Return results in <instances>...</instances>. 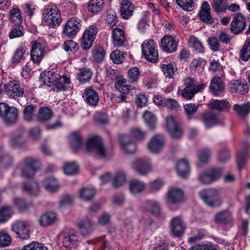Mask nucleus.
I'll use <instances>...</instances> for the list:
<instances>
[{
  "instance_id": "1",
  "label": "nucleus",
  "mask_w": 250,
  "mask_h": 250,
  "mask_svg": "<svg viewBox=\"0 0 250 250\" xmlns=\"http://www.w3.org/2000/svg\"><path fill=\"white\" fill-rule=\"evenodd\" d=\"M42 16L44 21L51 28H56L62 22L60 10L53 4H48L44 7Z\"/></svg>"
},
{
  "instance_id": "2",
  "label": "nucleus",
  "mask_w": 250,
  "mask_h": 250,
  "mask_svg": "<svg viewBox=\"0 0 250 250\" xmlns=\"http://www.w3.org/2000/svg\"><path fill=\"white\" fill-rule=\"evenodd\" d=\"M199 196L204 203L210 207H219L222 204V200L219 196L217 190L215 189L202 190L200 191Z\"/></svg>"
},
{
  "instance_id": "3",
  "label": "nucleus",
  "mask_w": 250,
  "mask_h": 250,
  "mask_svg": "<svg viewBox=\"0 0 250 250\" xmlns=\"http://www.w3.org/2000/svg\"><path fill=\"white\" fill-rule=\"evenodd\" d=\"M18 109L14 106H9L4 103H0V117L4 123L10 125L15 124L18 117Z\"/></svg>"
},
{
  "instance_id": "4",
  "label": "nucleus",
  "mask_w": 250,
  "mask_h": 250,
  "mask_svg": "<svg viewBox=\"0 0 250 250\" xmlns=\"http://www.w3.org/2000/svg\"><path fill=\"white\" fill-rule=\"evenodd\" d=\"M142 55L147 61L156 62L158 59V52L156 43L154 40L145 41L142 44Z\"/></svg>"
},
{
  "instance_id": "5",
  "label": "nucleus",
  "mask_w": 250,
  "mask_h": 250,
  "mask_svg": "<svg viewBox=\"0 0 250 250\" xmlns=\"http://www.w3.org/2000/svg\"><path fill=\"white\" fill-rule=\"evenodd\" d=\"M86 150L89 153L96 152L102 158H104L106 156L105 146L99 136L92 137L88 139Z\"/></svg>"
},
{
  "instance_id": "6",
  "label": "nucleus",
  "mask_w": 250,
  "mask_h": 250,
  "mask_svg": "<svg viewBox=\"0 0 250 250\" xmlns=\"http://www.w3.org/2000/svg\"><path fill=\"white\" fill-rule=\"evenodd\" d=\"M222 173V168H213L200 173L198 176V179L200 183L208 185L217 181Z\"/></svg>"
},
{
  "instance_id": "7",
  "label": "nucleus",
  "mask_w": 250,
  "mask_h": 250,
  "mask_svg": "<svg viewBox=\"0 0 250 250\" xmlns=\"http://www.w3.org/2000/svg\"><path fill=\"white\" fill-rule=\"evenodd\" d=\"M98 32L95 25L89 26L84 30L81 39V46L84 50L89 49L92 46Z\"/></svg>"
},
{
  "instance_id": "8",
  "label": "nucleus",
  "mask_w": 250,
  "mask_h": 250,
  "mask_svg": "<svg viewBox=\"0 0 250 250\" xmlns=\"http://www.w3.org/2000/svg\"><path fill=\"white\" fill-rule=\"evenodd\" d=\"M29 227V222L17 220L12 224L11 229L18 237L22 239H27L30 237Z\"/></svg>"
},
{
  "instance_id": "9",
  "label": "nucleus",
  "mask_w": 250,
  "mask_h": 250,
  "mask_svg": "<svg viewBox=\"0 0 250 250\" xmlns=\"http://www.w3.org/2000/svg\"><path fill=\"white\" fill-rule=\"evenodd\" d=\"M166 127L172 138L179 139L183 134L179 120L175 117L170 116L167 119Z\"/></svg>"
},
{
  "instance_id": "10",
  "label": "nucleus",
  "mask_w": 250,
  "mask_h": 250,
  "mask_svg": "<svg viewBox=\"0 0 250 250\" xmlns=\"http://www.w3.org/2000/svg\"><path fill=\"white\" fill-rule=\"evenodd\" d=\"M77 226L81 235L83 237L90 236L95 229L94 222L86 216L78 220Z\"/></svg>"
},
{
  "instance_id": "11",
  "label": "nucleus",
  "mask_w": 250,
  "mask_h": 250,
  "mask_svg": "<svg viewBox=\"0 0 250 250\" xmlns=\"http://www.w3.org/2000/svg\"><path fill=\"white\" fill-rule=\"evenodd\" d=\"M115 87L121 94L118 97V102H123L125 101L126 95L128 94L135 87L127 83V80L122 77L117 78L114 84Z\"/></svg>"
},
{
  "instance_id": "12",
  "label": "nucleus",
  "mask_w": 250,
  "mask_h": 250,
  "mask_svg": "<svg viewBox=\"0 0 250 250\" xmlns=\"http://www.w3.org/2000/svg\"><path fill=\"white\" fill-rule=\"evenodd\" d=\"M165 197L167 202L172 204H178L184 200V192L180 188L172 187L167 191Z\"/></svg>"
},
{
  "instance_id": "13",
  "label": "nucleus",
  "mask_w": 250,
  "mask_h": 250,
  "mask_svg": "<svg viewBox=\"0 0 250 250\" xmlns=\"http://www.w3.org/2000/svg\"><path fill=\"white\" fill-rule=\"evenodd\" d=\"M81 20L76 17H73L65 23L63 33L68 37H74L81 27Z\"/></svg>"
},
{
  "instance_id": "14",
  "label": "nucleus",
  "mask_w": 250,
  "mask_h": 250,
  "mask_svg": "<svg viewBox=\"0 0 250 250\" xmlns=\"http://www.w3.org/2000/svg\"><path fill=\"white\" fill-rule=\"evenodd\" d=\"M170 224L171 231L174 236L180 237L184 234L186 226L182 216L172 218L170 220Z\"/></svg>"
},
{
  "instance_id": "15",
  "label": "nucleus",
  "mask_w": 250,
  "mask_h": 250,
  "mask_svg": "<svg viewBox=\"0 0 250 250\" xmlns=\"http://www.w3.org/2000/svg\"><path fill=\"white\" fill-rule=\"evenodd\" d=\"M211 13V10L210 4L208 1H204L201 5L197 16L200 20L203 22L208 24H211L214 21Z\"/></svg>"
},
{
  "instance_id": "16",
  "label": "nucleus",
  "mask_w": 250,
  "mask_h": 250,
  "mask_svg": "<svg viewBox=\"0 0 250 250\" xmlns=\"http://www.w3.org/2000/svg\"><path fill=\"white\" fill-rule=\"evenodd\" d=\"M246 20L241 13H237L233 18L230 24V31L235 34L242 32L245 28Z\"/></svg>"
},
{
  "instance_id": "17",
  "label": "nucleus",
  "mask_w": 250,
  "mask_h": 250,
  "mask_svg": "<svg viewBox=\"0 0 250 250\" xmlns=\"http://www.w3.org/2000/svg\"><path fill=\"white\" fill-rule=\"evenodd\" d=\"M4 90L8 96L15 99L22 97L24 93L23 89L14 81L5 84Z\"/></svg>"
},
{
  "instance_id": "18",
  "label": "nucleus",
  "mask_w": 250,
  "mask_h": 250,
  "mask_svg": "<svg viewBox=\"0 0 250 250\" xmlns=\"http://www.w3.org/2000/svg\"><path fill=\"white\" fill-rule=\"evenodd\" d=\"M165 145V138L161 134L153 136L147 145L149 150L153 153H158L163 148Z\"/></svg>"
},
{
  "instance_id": "19",
  "label": "nucleus",
  "mask_w": 250,
  "mask_h": 250,
  "mask_svg": "<svg viewBox=\"0 0 250 250\" xmlns=\"http://www.w3.org/2000/svg\"><path fill=\"white\" fill-rule=\"evenodd\" d=\"M133 169L138 174L145 175L151 169L148 160L145 159H138L132 164Z\"/></svg>"
},
{
  "instance_id": "20",
  "label": "nucleus",
  "mask_w": 250,
  "mask_h": 250,
  "mask_svg": "<svg viewBox=\"0 0 250 250\" xmlns=\"http://www.w3.org/2000/svg\"><path fill=\"white\" fill-rule=\"evenodd\" d=\"M120 142L122 150L126 153H133L136 149V145L129 135H121Z\"/></svg>"
},
{
  "instance_id": "21",
  "label": "nucleus",
  "mask_w": 250,
  "mask_h": 250,
  "mask_svg": "<svg viewBox=\"0 0 250 250\" xmlns=\"http://www.w3.org/2000/svg\"><path fill=\"white\" fill-rule=\"evenodd\" d=\"M31 59L34 63L39 64L44 56V48L42 44L39 42H34L31 46Z\"/></svg>"
},
{
  "instance_id": "22",
  "label": "nucleus",
  "mask_w": 250,
  "mask_h": 250,
  "mask_svg": "<svg viewBox=\"0 0 250 250\" xmlns=\"http://www.w3.org/2000/svg\"><path fill=\"white\" fill-rule=\"evenodd\" d=\"M161 47L167 53H173L177 49V43L172 36L166 35L161 40Z\"/></svg>"
},
{
  "instance_id": "23",
  "label": "nucleus",
  "mask_w": 250,
  "mask_h": 250,
  "mask_svg": "<svg viewBox=\"0 0 250 250\" xmlns=\"http://www.w3.org/2000/svg\"><path fill=\"white\" fill-rule=\"evenodd\" d=\"M78 242V236L73 230H71L64 233L62 244L66 248L72 249L76 245Z\"/></svg>"
},
{
  "instance_id": "24",
  "label": "nucleus",
  "mask_w": 250,
  "mask_h": 250,
  "mask_svg": "<svg viewBox=\"0 0 250 250\" xmlns=\"http://www.w3.org/2000/svg\"><path fill=\"white\" fill-rule=\"evenodd\" d=\"M83 97L85 102L90 105H96L99 100L97 92L91 87H88L84 89Z\"/></svg>"
},
{
  "instance_id": "25",
  "label": "nucleus",
  "mask_w": 250,
  "mask_h": 250,
  "mask_svg": "<svg viewBox=\"0 0 250 250\" xmlns=\"http://www.w3.org/2000/svg\"><path fill=\"white\" fill-rule=\"evenodd\" d=\"M200 120L204 123L207 128L213 126L218 123L217 116L210 111L202 113L200 115Z\"/></svg>"
},
{
  "instance_id": "26",
  "label": "nucleus",
  "mask_w": 250,
  "mask_h": 250,
  "mask_svg": "<svg viewBox=\"0 0 250 250\" xmlns=\"http://www.w3.org/2000/svg\"><path fill=\"white\" fill-rule=\"evenodd\" d=\"M53 111L48 106H42L40 108L37 116V120L41 123L49 122L53 117Z\"/></svg>"
},
{
  "instance_id": "27",
  "label": "nucleus",
  "mask_w": 250,
  "mask_h": 250,
  "mask_svg": "<svg viewBox=\"0 0 250 250\" xmlns=\"http://www.w3.org/2000/svg\"><path fill=\"white\" fill-rule=\"evenodd\" d=\"M134 5L129 0H122L121 2V15L124 19H128L133 15Z\"/></svg>"
},
{
  "instance_id": "28",
  "label": "nucleus",
  "mask_w": 250,
  "mask_h": 250,
  "mask_svg": "<svg viewBox=\"0 0 250 250\" xmlns=\"http://www.w3.org/2000/svg\"><path fill=\"white\" fill-rule=\"evenodd\" d=\"M58 74L54 71H45L41 73L40 80L44 84L49 86L55 85Z\"/></svg>"
},
{
  "instance_id": "29",
  "label": "nucleus",
  "mask_w": 250,
  "mask_h": 250,
  "mask_svg": "<svg viewBox=\"0 0 250 250\" xmlns=\"http://www.w3.org/2000/svg\"><path fill=\"white\" fill-rule=\"evenodd\" d=\"M229 85V88L231 92H237L241 94H245L249 90V86L244 80H236Z\"/></svg>"
},
{
  "instance_id": "30",
  "label": "nucleus",
  "mask_w": 250,
  "mask_h": 250,
  "mask_svg": "<svg viewBox=\"0 0 250 250\" xmlns=\"http://www.w3.org/2000/svg\"><path fill=\"white\" fill-rule=\"evenodd\" d=\"M208 106L210 109L218 111H228L230 107L229 103L225 100H212L210 101Z\"/></svg>"
},
{
  "instance_id": "31",
  "label": "nucleus",
  "mask_w": 250,
  "mask_h": 250,
  "mask_svg": "<svg viewBox=\"0 0 250 250\" xmlns=\"http://www.w3.org/2000/svg\"><path fill=\"white\" fill-rule=\"evenodd\" d=\"M189 163L186 159H181L179 160L176 167L178 175L182 178L187 177L189 173Z\"/></svg>"
},
{
  "instance_id": "32",
  "label": "nucleus",
  "mask_w": 250,
  "mask_h": 250,
  "mask_svg": "<svg viewBox=\"0 0 250 250\" xmlns=\"http://www.w3.org/2000/svg\"><path fill=\"white\" fill-rule=\"evenodd\" d=\"M112 41L114 46L121 47L125 44V40L124 32L120 28H116L112 31Z\"/></svg>"
},
{
  "instance_id": "33",
  "label": "nucleus",
  "mask_w": 250,
  "mask_h": 250,
  "mask_svg": "<svg viewBox=\"0 0 250 250\" xmlns=\"http://www.w3.org/2000/svg\"><path fill=\"white\" fill-rule=\"evenodd\" d=\"M224 86L220 77H214L211 80L209 89L212 94L217 96L223 91Z\"/></svg>"
},
{
  "instance_id": "34",
  "label": "nucleus",
  "mask_w": 250,
  "mask_h": 250,
  "mask_svg": "<svg viewBox=\"0 0 250 250\" xmlns=\"http://www.w3.org/2000/svg\"><path fill=\"white\" fill-rule=\"evenodd\" d=\"M207 230L202 228H194L191 230V236L188 239L189 243H194L200 241L206 236Z\"/></svg>"
},
{
  "instance_id": "35",
  "label": "nucleus",
  "mask_w": 250,
  "mask_h": 250,
  "mask_svg": "<svg viewBox=\"0 0 250 250\" xmlns=\"http://www.w3.org/2000/svg\"><path fill=\"white\" fill-rule=\"evenodd\" d=\"M184 84L186 87L189 88L194 92H199L202 91L205 86V83L199 84L195 80L191 77H187L184 79Z\"/></svg>"
},
{
  "instance_id": "36",
  "label": "nucleus",
  "mask_w": 250,
  "mask_h": 250,
  "mask_svg": "<svg viewBox=\"0 0 250 250\" xmlns=\"http://www.w3.org/2000/svg\"><path fill=\"white\" fill-rule=\"evenodd\" d=\"M43 186L46 190L50 192H54L58 190L60 185L55 178H48L43 181Z\"/></svg>"
},
{
  "instance_id": "37",
  "label": "nucleus",
  "mask_w": 250,
  "mask_h": 250,
  "mask_svg": "<svg viewBox=\"0 0 250 250\" xmlns=\"http://www.w3.org/2000/svg\"><path fill=\"white\" fill-rule=\"evenodd\" d=\"M71 80L70 77L66 76H60L58 77L55 85L58 90H65L70 87Z\"/></svg>"
},
{
  "instance_id": "38",
  "label": "nucleus",
  "mask_w": 250,
  "mask_h": 250,
  "mask_svg": "<svg viewBox=\"0 0 250 250\" xmlns=\"http://www.w3.org/2000/svg\"><path fill=\"white\" fill-rule=\"evenodd\" d=\"M56 218V214L54 212H47L40 217L39 223L41 226L46 227L53 224Z\"/></svg>"
},
{
  "instance_id": "39",
  "label": "nucleus",
  "mask_w": 250,
  "mask_h": 250,
  "mask_svg": "<svg viewBox=\"0 0 250 250\" xmlns=\"http://www.w3.org/2000/svg\"><path fill=\"white\" fill-rule=\"evenodd\" d=\"M26 51L27 48L25 46H19L14 53L12 59V62L16 63L21 62L28 55Z\"/></svg>"
},
{
  "instance_id": "40",
  "label": "nucleus",
  "mask_w": 250,
  "mask_h": 250,
  "mask_svg": "<svg viewBox=\"0 0 250 250\" xmlns=\"http://www.w3.org/2000/svg\"><path fill=\"white\" fill-rule=\"evenodd\" d=\"M145 189L144 183L138 180H133L129 184V190L131 193L134 195H138L143 192Z\"/></svg>"
},
{
  "instance_id": "41",
  "label": "nucleus",
  "mask_w": 250,
  "mask_h": 250,
  "mask_svg": "<svg viewBox=\"0 0 250 250\" xmlns=\"http://www.w3.org/2000/svg\"><path fill=\"white\" fill-rule=\"evenodd\" d=\"M9 20L14 25H20L22 22L23 17L20 9L18 7L13 8L9 12Z\"/></svg>"
},
{
  "instance_id": "42",
  "label": "nucleus",
  "mask_w": 250,
  "mask_h": 250,
  "mask_svg": "<svg viewBox=\"0 0 250 250\" xmlns=\"http://www.w3.org/2000/svg\"><path fill=\"white\" fill-rule=\"evenodd\" d=\"M239 58L244 62H247L250 58V38L245 41L239 52Z\"/></svg>"
},
{
  "instance_id": "43",
  "label": "nucleus",
  "mask_w": 250,
  "mask_h": 250,
  "mask_svg": "<svg viewBox=\"0 0 250 250\" xmlns=\"http://www.w3.org/2000/svg\"><path fill=\"white\" fill-rule=\"evenodd\" d=\"M146 208L154 215L158 216L160 214V204L155 201H146Z\"/></svg>"
},
{
  "instance_id": "44",
  "label": "nucleus",
  "mask_w": 250,
  "mask_h": 250,
  "mask_svg": "<svg viewBox=\"0 0 250 250\" xmlns=\"http://www.w3.org/2000/svg\"><path fill=\"white\" fill-rule=\"evenodd\" d=\"M104 2V0H90L87 6L88 10L92 13H97L103 8Z\"/></svg>"
},
{
  "instance_id": "45",
  "label": "nucleus",
  "mask_w": 250,
  "mask_h": 250,
  "mask_svg": "<svg viewBox=\"0 0 250 250\" xmlns=\"http://www.w3.org/2000/svg\"><path fill=\"white\" fill-rule=\"evenodd\" d=\"M232 219L231 213L228 210L221 211L216 214L215 221L217 223H224L230 221Z\"/></svg>"
},
{
  "instance_id": "46",
  "label": "nucleus",
  "mask_w": 250,
  "mask_h": 250,
  "mask_svg": "<svg viewBox=\"0 0 250 250\" xmlns=\"http://www.w3.org/2000/svg\"><path fill=\"white\" fill-rule=\"evenodd\" d=\"M12 208L9 206H3L0 209V223L6 222L13 215Z\"/></svg>"
},
{
  "instance_id": "47",
  "label": "nucleus",
  "mask_w": 250,
  "mask_h": 250,
  "mask_svg": "<svg viewBox=\"0 0 250 250\" xmlns=\"http://www.w3.org/2000/svg\"><path fill=\"white\" fill-rule=\"evenodd\" d=\"M188 44L189 46L197 53L204 52V47L202 42L196 37L193 36H190L188 40Z\"/></svg>"
},
{
  "instance_id": "48",
  "label": "nucleus",
  "mask_w": 250,
  "mask_h": 250,
  "mask_svg": "<svg viewBox=\"0 0 250 250\" xmlns=\"http://www.w3.org/2000/svg\"><path fill=\"white\" fill-rule=\"evenodd\" d=\"M127 54L126 52H122L118 49L112 52L110 57L114 63L120 64L122 63L125 59Z\"/></svg>"
},
{
  "instance_id": "49",
  "label": "nucleus",
  "mask_w": 250,
  "mask_h": 250,
  "mask_svg": "<svg viewBox=\"0 0 250 250\" xmlns=\"http://www.w3.org/2000/svg\"><path fill=\"white\" fill-rule=\"evenodd\" d=\"M70 145L75 149L79 148L82 145V135L78 132L72 133L70 137Z\"/></svg>"
},
{
  "instance_id": "50",
  "label": "nucleus",
  "mask_w": 250,
  "mask_h": 250,
  "mask_svg": "<svg viewBox=\"0 0 250 250\" xmlns=\"http://www.w3.org/2000/svg\"><path fill=\"white\" fill-rule=\"evenodd\" d=\"M95 191L94 188L91 187L84 188L79 191L80 198L84 200H89L95 195Z\"/></svg>"
},
{
  "instance_id": "51",
  "label": "nucleus",
  "mask_w": 250,
  "mask_h": 250,
  "mask_svg": "<svg viewBox=\"0 0 250 250\" xmlns=\"http://www.w3.org/2000/svg\"><path fill=\"white\" fill-rule=\"evenodd\" d=\"M161 68L167 78H172L176 75L177 68L171 64H162Z\"/></svg>"
},
{
  "instance_id": "52",
  "label": "nucleus",
  "mask_w": 250,
  "mask_h": 250,
  "mask_svg": "<svg viewBox=\"0 0 250 250\" xmlns=\"http://www.w3.org/2000/svg\"><path fill=\"white\" fill-rule=\"evenodd\" d=\"M24 167H27L34 170H37L40 165V161L37 158L29 156L23 160Z\"/></svg>"
},
{
  "instance_id": "53",
  "label": "nucleus",
  "mask_w": 250,
  "mask_h": 250,
  "mask_svg": "<svg viewBox=\"0 0 250 250\" xmlns=\"http://www.w3.org/2000/svg\"><path fill=\"white\" fill-rule=\"evenodd\" d=\"M22 188L25 191L32 195H38L40 192L39 184L36 182H34L32 185L23 183Z\"/></svg>"
},
{
  "instance_id": "54",
  "label": "nucleus",
  "mask_w": 250,
  "mask_h": 250,
  "mask_svg": "<svg viewBox=\"0 0 250 250\" xmlns=\"http://www.w3.org/2000/svg\"><path fill=\"white\" fill-rule=\"evenodd\" d=\"M105 56V51L101 46H96L92 51V57L98 62H102Z\"/></svg>"
},
{
  "instance_id": "55",
  "label": "nucleus",
  "mask_w": 250,
  "mask_h": 250,
  "mask_svg": "<svg viewBox=\"0 0 250 250\" xmlns=\"http://www.w3.org/2000/svg\"><path fill=\"white\" fill-rule=\"evenodd\" d=\"M145 122L150 129L155 127L156 119L155 116L150 111H146L144 115Z\"/></svg>"
},
{
  "instance_id": "56",
  "label": "nucleus",
  "mask_w": 250,
  "mask_h": 250,
  "mask_svg": "<svg viewBox=\"0 0 250 250\" xmlns=\"http://www.w3.org/2000/svg\"><path fill=\"white\" fill-rule=\"evenodd\" d=\"M63 170L65 174L72 175L78 172L79 167L75 162L66 163L63 167Z\"/></svg>"
},
{
  "instance_id": "57",
  "label": "nucleus",
  "mask_w": 250,
  "mask_h": 250,
  "mask_svg": "<svg viewBox=\"0 0 250 250\" xmlns=\"http://www.w3.org/2000/svg\"><path fill=\"white\" fill-rule=\"evenodd\" d=\"M14 205L21 210H25L29 208L31 204L27 202L24 199L20 197H15L13 199Z\"/></svg>"
},
{
  "instance_id": "58",
  "label": "nucleus",
  "mask_w": 250,
  "mask_h": 250,
  "mask_svg": "<svg viewBox=\"0 0 250 250\" xmlns=\"http://www.w3.org/2000/svg\"><path fill=\"white\" fill-rule=\"evenodd\" d=\"M92 76V72L88 68H83L80 70L78 74L79 81L82 83H85L89 81Z\"/></svg>"
},
{
  "instance_id": "59",
  "label": "nucleus",
  "mask_w": 250,
  "mask_h": 250,
  "mask_svg": "<svg viewBox=\"0 0 250 250\" xmlns=\"http://www.w3.org/2000/svg\"><path fill=\"white\" fill-rule=\"evenodd\" d=\"M199 107V104L190 103L185 105L184 109L187 117L189 119H192L194 115L197 112Z\"/></svg>"
},
{
  "instance_id": "60",
  "label": "nucleus",
  "mask_w": 250,
  "mask_h": 250,
  "mask_svg": "<svg viewBox=\"0 0 250 250\" xmlns=\"http://www.w3.org/2000/svg\"><path fill=\"white\" fill-rule=\"evenodd\" d=\"M211 152L208 148H204L198 152V158L200 163L202 164L207 163L210 159Z\"/></svg>"
},
{
  "instance_id": "61",
  "label": "nucleus",
  "mask_w": 250,
  "mask_h": 250,
  "mask_svg": "<svg viewBox=\"0 0 250 250\" xmlns=\"http://www.w3.org/2000/svg\"><path fill=\"white\" fill-rule=\"evenodd\" d=\"M131 138H134L136 140L142 141L146 137V132L139 127H133L130 131Z\"/></svg>"
},
{
  "instance_id": "62",
  "label": "nucleus",
  "mask_w": 250,
  "mask_h": 250,
  "mask_svg": "<svg viewBox=\"0 0 250 250\" xmlns=\"http://www.w3.org/2000/svg\"><path fill=\"white\" fill-rule=\"evenodd\" d=\"M35 115V107L30 104L27 106L24 110V118L27 121H32Z\"/></svg>"
},
{
  "instance_id": "63",
  "label": "nucleus",
  "mask_w": 250,
  "mask_h": 250,
  "mask_svg": "<svg viewBox=\"0 0 250 250\" xmlns=\"http://www.w3.org/2000/svg\"><path fill=\"white\" fill-rule=\"evenodd\" d=\"M250 105L249 104H235L233 106L234 111L240 116H243L247 115L250 110Z\"/></svg>"
},
{
  "instance_id": "64",
  "label": "nucleus",
  "mask_w": 250,
  "mask_h": 250,
  "mask_svg": "<svg viewBox=\"0 0 250 250\" xmlns=\"http://www.w3.org/2000/svg\"><path fill=\"white\" fill-rule=\"evenodd\" d=\"M23 250H47L42 243L34 241L23 247Z\"/></svg>"
}]
</instances>
